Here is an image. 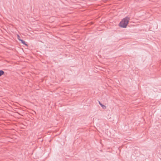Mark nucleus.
Wrapping results in <instances>:
<instances>
[{
	"label": "nucleus",
	"instance_id": "nucleus-1",
	"mask_svg": "<svg viewBox=\"0 0 161 161\" xmlns=\"http://www.w3.org/2000/svg\"><path fill=\"white\" fill-rule=\"evenodd\" d=\"M130 20V18L126 17L124 18L120 22L119 24V26L121 27L125 28L126 27Z\"/></svg>",
	"mask_w": 161,
	"mask_h": 161
},
{
	"label": "nucleus",
	"instance_id": "nucleus-2",
	"mask_svg": "<svg viewBox=\"0 0 161 161\" xmlns=\"http://www.w3.org/2000/svg\"><path fill=\"white\" fill-rule=\"evenodd\" d=\"M99 104L103 108V109H105L106 108V107L104 105L102 104L100 101H99Z\"/></svg>",
	"mask_w": 161,
	"mask_h": 161
},
{
	"label": "nucleus",
	"instance_id": "nucleus-3",
	"mask_svg": "<svg viewBox=\"0 0 161 161\" xmlns=\"http://www.w3.org/2000/svg\"><path fill=\"white\" fill-rule=\"evenodd\" d=\"M20 41H21V42H22V43H23V44H24L25 45V46H28V45L26 43L25 41H23V40H22V39L20 40Z\"/></svg>",
	"mask_w": 161,
	"mask_h": 161
},
{
	"label": "nucleus",
	"instance_id": "nucleus-4",
	"mask_svg": "<svg viewBox=\"0 0 161 161\" xmlns=\"http://www.w3.org/2000/svg\"><path fill=\"white\" fill-rule=\"evenodd\" d=\"M4 72L2 70H0V76L3 75L4 74Z\"/></svg>",
	"mask_w": 161,
	"mask_h": 161
},
{
	"label": "nucleus",
	"instance_id": "nucleus-5",
	"mask_svg": "<svg viewBox=\"0 0 161 161\" xmlns=\"http://www.w3.org/2000/svg\"><path fill=\"white\" fill-rule=\"evenodd\" d=\"M17 38L20 41L21 39L20 38V37L19 35H17Z\"/></svg>",
	"mask_w": 161,
	"mask_h": 161
}]
</instances>
